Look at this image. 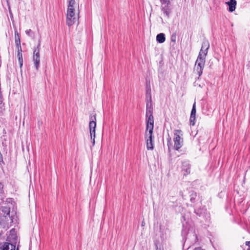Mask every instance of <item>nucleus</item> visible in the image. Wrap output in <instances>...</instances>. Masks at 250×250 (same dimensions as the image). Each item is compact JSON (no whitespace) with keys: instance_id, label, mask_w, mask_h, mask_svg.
Returning <instances> with one entry per match:
<instances>
[{"instance_id":"nucleus-1","label":"nucleus","mask_w":250,"mask_h":250,"mask_svg":"<svg viewBox=\"0 0 250 250\" xmlns=\"http://www.w3.org/2000/svg\"><path fill=\"white\" fill-rule=\"evenodd\" d=\"M146 147L147 149H153L152 143V133L153 130L154 120L153 116V107L151 101L150 90H147L146 94Z\"/></svg>"},{"instance_id":"nucleus-2","label":"nucleus","mask_w":250,"mask_h":250,"mask_svg":"<svg viewBox=\"0 0 250 250\" xmlns=\"http://www.w3.org/2000/svg\"><path fill=\"white\" fill-rule=\"evenodd\" d=\"M209 48V42L207 40L204 41L202 42V47L196 60L194 67V71L196 72L199 76H201L202 74L205 66L206 57Z\"/></svg>"},{"instance_id":"nucleus-3","label":"nucleus","mask_w":250,"mask_h":250,"mask_svg":"<svg viewBox=\"0 0 250 250\" xmlns=\"http://www.w3.org/2000/svg\"><path fill=\"white\" fill-rule=\"evenodd\" d=\"M174 148L175 150H178L183 146V139L181 137V136L183 135L182 131L181 130L179 129L175 130L174 131Z\"/></svg>"},{"instance_id":"nucleus-4","label":"nucleus","mask_w":250,"mask_h":250,"mask_svg":"<svg viewBox=\"0 0 250 250\" xmlns=\"http://www.w3.org/2000/svg\"><path fill=\"white\" fill-rule=\"evenodd\" d=\"M96 120L95 115H94L93 117H90V122L89 124L90 137L92 140V143L93 146H94L95 143V128L96 126Z\"/></svg>"},{"instance_id":"nucleus-5","label":"nucleus","mask_w":250,"mask_h":250,"mask_svg":"<svg viewBox=\"0 0 250 250\" xmlns=\"http://www.w3.org/2000/svg\"><path fill=\"white\" fill-rule=\"evenodd\" d=\"M40 43H39L36 48L34 49V55H33V61L34 62V64L37 70L38 69L40 62Z\"/></svg>"},{"instance_id":"nucleus-6","label":"nucleus","mask_w":250,"mask_h":250,"mask_svg":"<svg viewBox=\"0 0 250 250\" xmlns=\"http://www.w3.org/2000/svg\"><path fill=\"white\" fill-rule=\"evenodd\" d=\"M76 7V3L75 0H69L67 9V16L75 15V8Z\"/></svg>"},{"instance_id":"nucleus-7","label":"nucleus","mask_w":250,"mask_h":250,"mask_svg":"<svg viewBox=\"0 0 250 250\" xmlns=\"http://www.w3.org/2000/svg\"><path fill=\"white\" fill-rule=\"evenodd\" d=\"M190 166L188 161H184L182 162V171L183 172L184 175H187L190 173Z\"/></svg>"},{"instance_id":"nucleus-8","label":"nucleus","mask_w":250,"mask_h":250,"mask_svg":"<svg viewBox=\"0 0 250 250\" xmlns=\"http://www.w3.org/2000/svg\"><path fill=\"white\" fill-rule=\"evenodd\" d=\"M15 245L7 242L0 244V250H15Z\"/></svg>"},{"instance_id":"nucleus-9","label":"nucleus","mask_w":250,"mask_h":250,"mask_svg":"<svg viewBox=\"0 0 250 250\" xmlns=\"http://www.w3.org/2000/svg\"><path fill=\"white\" fill-rule=\"evenodd\" d=\"M79 17H66V23L68 26L73 25L78 21Z\"/></svg>"},{"instance_id":"nucleus-10","label":"nucleus","mask_w":250,"mask_h":250,"mask_svg":"<svg viewBox=\"0 0 250 250\" xmlns=\"http://www.w3.org/2000/svg\"><path fill=\"white\" fill-rule=\"evenodd\" d=\"M228 4L229 6V10L230 12H232L235 10V6L236 5V1L235 0H230L228 2Z\"/></svg>"},{"instance_id":"nucleus-11","label":"nucleus","mask_w":250,"mask_h":250,"mask_svg":"<svg viewBox=\"0 0 250 250\" xmlns=\"http://www.w3.org/2000/svg\"><path fill=\"white\" fill-rule=\"evenodd\" d=\"M156 40L159 43H163L165 40V35L164 33H160L157 35Z\"/></svg>"},{"instance_id":"nucleus-12","label":"nucleus","mask_w":250,"mask_h":250,"mask_svg":"<svg viewBox=\"0 0 250 250\" xmlns=\"http://www.w3.org/2000/svg\"><path fill=\"white\" fill-rule=\"evenodd\" d=\"M197 197V193L194 192H192L190 195V201L191 203H195L196 201V198Z\"/></svg>"},{"instance_id":"nucleus-13","label":"nucleus","mask_w":250,"mask_h":250,"mask_svg":"<svg viewBox=\"0 0 250 250\" xmlns=\"http://www.w3.org/2000/svg\"><path fill=\"white\" fill-rule=\"evenodd\" d=\"M194 212L197 216H201L204 213V209H203V208H195Z\"/></svg>"},{"instance_id":"nucleus-14","label":"nucleus","mask_w":250,"mask_h":250,"mask_svg":"<svg viewBox=\"0 0 250 250\" xmlns=\"http://www.w3.org/2000/svg\"><path fill=\"white\" fill-rule=\"evenodd\" d=\"M18 56L19 59V62L20 63V66L21 67L22 66V62H23V60H22V54L20 52H19V50L18 51Z\"/></svg>"},{"instance_id":"nucleus-15","label":"nucleus","mask_w":250,"mask_h":250,"mask_svg":"<svg viewBox=\"0 0 250 250\" xmlns=\"http://www.w3.org/2000/svg\"><path fill=\"white\" fill-rule=\"evenodd\" d=\"M190 115L191 116H195L196 115V105L195 102L194 103L192 106V108L191 111Z\"/></svg>"},{"instance_id":"nucleus-16","label":"nucleus","mask_w":250,"mask_h":250,"mask_svg":"<svg viewBox=\"0 0 250 250\" xmlns=\"http://www.w3.org/2000/svg\"><path fill=\"white\" fill-rule=\"evenodd\" d=\"M195 116H191L190 117V124L191 125H195Z\"/></svg>"},{"instance_id":"nucleus-17","label":"nucleus","mask_w":250,"mask_h":250,"mask_svg":"<svg viewBox=\"0 0 250 250\" xmlns=\"http://www.w3.org/2000/svg\"><path fill=\"white\" fill-rule=\"evenodd\" d=\"M25 33L28 36L32 37L34 36V33L31 29L26 30Z\"/></svg>"},{"instance_id":"nucleus-18","label":"nucleus","mask_w":250,"mask_h":250,"mask_svg":"<svg viewBox=\"0 0 250 250\" xmlns=\"http://www.w3.org/2000/svg\"><path fill=\"white\" fill-rule=\"evenodd\" d=\"M2 211L4 212L7 215H10V209L7 208H4L2 209Z\"/></svg>"},{"instance_id":"nucleus-19","label":"nucleus","mask_w":250,"mask_h":250,"mask_svg":"<svg viewBox=\"0 0 250 250\" xmlns=\"http://www.w3.org/2000/svg\"><path fill=\"white\" fill-rule=\"evenodd\" d=\"M176 34H173L171 36V38H170V40H171V41L173 42H176Z\"/></svg>"},{"instance_id":"nucleus-20","label":"nucleus","mask_w":250,"mask_h":250,"mask_svg":"<svg viewBox=\"0 0 250 250\" xmlns=\"http://www.w3.org/2000/svg\"><path fill=\"white\" fill-rule=\"evenodd\" d=\"M160 1L164 4L168 5L169 3V0H160Z\"/></svg>"},{"instance_id":"nucleus-21","label":"nucleus","mask_w":250,"mask_h":250,"mask_svg":"<svg viewBox=\"0 0 250 250\" xmlns=\"http://www.w3.org/2000/svg\"><path fill=\"white\" fill-rule=\"evenodd\" d=\"M170 141H171V138L170 137L168 138H167V145L168 146V148L169 149V144L170 145V144H171Z\"/></svg>"},{"instance_id":"nucleus-22","label":"nucleus","mask_w":250,"mask_h":250,"mask_svg":"<svg viewBox=\"0 0 250 250\" xmlns=\"http://www.w3.org/2000/svg\"><path fill=\"white\" fill-rule=\"evenodd\" d=\"M2 103V97L1 95V93H0V104H1Z\"/></svg>"},{"instance_id":"nucleus-23","label":"nucleus","mask_w":250,"mask_h":250,"mask_svg":"<svg viewBox=\"0 0 250 250\" xmlns=\"http://www.w3.org/2000/svg\"><path fill=\"white\" fill-rule=\"evenodd\" d=\"M246 245L249 247V248L250 249V241L246 242Z\"/></svg>"},{"instance_id":"nucleus-24","label":"nucleus","mask_w":250,"mask_h":250,"mask_svg":"<svg viewBox=\"0 0 250 250\" xmlns=\"http://www.w3.org/2000/svg\"><path fill=\"white\" fill-rule=\"evenodd\" d=\"M19 49V52L21 53V47L20 46V49L18 48V50Z\"/></svg>"},{"instance_id":"nucleus-25","label":"nucleus","mask_w":250,"mask_h":250,"mask_svg":"<svg viewBox=\"0 0 250 250\" xmlns=\"http://www.w3.org/2000/svg\"><path fill=\"white\" fill-rule=\"evenodd\" d=\"M17 44L19 45L20 44V39H19V43H17Z\"/></svg>"},{"instance_id":"nucleus-26","label":"nucleus","mask_w":250,"mask_h":250,"mask_svg":"<svg viewBox=\"0 0 250 250\" xmlns=\"http://www.w3.org/2000/svg\"><path fill=\"white\" fill-rule=\"evenodd\" d=\"M160 20H161L162 21H163V20H162V18H160Z\"/></svg>"},{"instance_id":"nucleus-27","label":"nucleus","mask_w":250,"mask_h":250,"mask_svg":"<svg viewBox=\"0 0 250 250\" xmlns=\"http://www.w3.org/2000/svg\"><path fill=\"white\" fill-rule=\"evenodd\" d=\"M247 250H250V248H248Z\"/></svg>"},{"instance_id":"nucleus-28","label":"nucleus","mask_w":250,"mask_h":250,"mask_svg":"<svg viewBox=\"0 0 250 250\" xmlns=\"http://www.w3.org/2000/svg\"><path fill=\"white\" fill-rule=\"evenodd\" d=\"M10 14L12 15L11 11H10Z\"/></svg>"}]
</instances>
